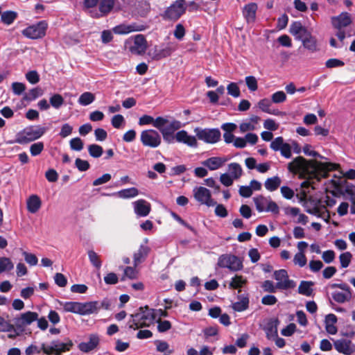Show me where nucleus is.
Returning a JSON list of instances; mask_svg holds the SVG:
<instances>
[{
    "mask_svg": "<svg viewBox=\"0 0 355 355\" xmlns=\"http://www.w3.org/2000/svg\"><path fill=\"white\" fill-rule=\"evenodd\" d=\"M134 211L139 217L147 216L150 210V204L145 200L140 199L133 202Z\"/></svg>",
    "mask_w": 355,
    "mask_h": 355,
    "instance_id": "obj_17",
    "label": "nucleus"
},
{
    "mask_svg": "<svg viewBox=\"0 0 355 355\" xmlns=\"http://www.w3.org/2000/svg\"><path fill=\"white\" fill-rule=\"evenodd\" d=\"M271 105H272V101H270L266 98L260 100L257 104L258 107L263 112H266V113H268L270 114H272V115H275V116L280 115L281 112L277 109L272 110L270 108Z\"/></svg>",
    "mask_w": 355,
    "mask_h": 355,
    "instance_id": "obj_29",
    "label": "nucleus"
},
{
    "mask_svg": "<svg viewBox=\"0 0 355 355\" xmlns=\"http://www.w3.org/2000/svg\"><path fill=\"white\" fill-rule=\"evenodd\" d=\"M246 279L241 275H235L230 282L229 287L232 289H239L246 284Z\"/></svg>",
    "mask_w": 355,
    "mask_h": 355,
    "instance_id": "obj_38",
    "label": "nucleus"
},
{
    "mask_svg": "<svg viewBox=\"0 0 355 355\" xmlns=\"http://www.w3.org/2000/svg\"><path fill=\"white\" fill-rule=\"evenodd\" d=\"M42 206V200L37 195H31L26 200L28 211L31 214H35Z\"/></svg>",
    "mask_w": 355,
    "mask_h": 355,
    "instance_id": "obj_27",
    "label": "nucleus"
},
{
    "mask_svg": "<svg viewBox=\"0 0 355 355\" xmlns=\"http://www.w3.org/2000/svg\"><path fill=\"white\" fill-rule=\"evenodd\" d=\"M228 171L227 174L230 175L234 180H239L243 174L241 166L236 162L228 165Z\"/></svg>",
    "mask_w": 355,
    "mask_h": 355,
    "instance_id": "obj_33",
    "label": "nucleus"
},
{
    "mask_svg": "<svg viewBox=\"0 0 355 355\" xmlns=\"http://www.w3.org/2000/svg\"><path fill=\"white\" fill-rule=\"evenodd\" d=\"M277 320L269 322L264 328L266 338L268 340H273L278 336Z\"/></svg>",
    "mask_w": 355,
    "mask_h": 355,
    "instance_id": "obj_31",
    "label": "nucleus"
},
{
    "mask_svg": "<svg viewBox=\"0 0 355 355\" xmlns=\"http://www.w3.org/2000/svg\"><path fill=\"white\" fill-rule=\"evenodd\" d=\"M99 344V338L96 334L89 336L88 342H83L78 345V349L85 353H88L94 350Z\"/></svg>",
    "mask_w": 355,
    "mask_h": 355,
    "instance_id": "obj_20",
    "label": "nucleus"
},
{
    "mask_svg": "<svg viewBox=\"0 0 355 355\" xmlns=\"http://www.w3.org/2000/svg\"><path fill=\"white\" fill-rule=\"evenodd\" d=\"M17 18V13L13 11H6L1 14V19L2 22L7 25L11 24Z\"/></svg>",
    "mask_w": 355,
    "mask_h": 355,
    "instance_id": "obj_45",
    "label": "nucleus"
},
{
    "mask_svg": "<svg viewBox=\"0 0 355 355\" xmlns=\"http://www.w3.org/2000/svg\"><path fill=\"white\" fill-rule=\"evenodd\" d=\"M273 278L276 280L278 290L287 291L296 287V282L289 278L288 272L285 269H280L274 271Z\"/></svg>",
    "mask_w": 355,
    "mask_h": 355,
    "instance_id": "obj_7",
    "label": "nucleus"
},
{
    "mask_svg": "<svg viewBox=\"0 0 355 355\" xmlns=\"http://www.w3.org/2000/svg\"><path fill=\"white\" fill-rule=\"evenodd\" d=\"M217 265L222 268H227L230 271L236 272L243 267L241 259L231 254H224L218 257Z\"/></svg>",
    "mask_w": 355,
    "mask_h": 355,
    "instance_id": "obj_6",
    "label": "nucleus"
},
{
    "mask_svg": "<svg viewBox=\"0 0 355 355\" xmlns=\"http://www.w3.org/2000/svg\"><path fill=\"white\" fill-rule=\"evenodd\" d=\"M168 123V121L166 119L162 116H158L155 119H154L153 126L158 129L161 132L162 130H164V128H166Z\"/></svg>",
    "mask_w": 355,
    "mask_h": 355,
    "instance_id": "obj_52",
    "label": "nucleus"
},
{
    "mask_svg": "<svg viewBox=\"0 0 355 355\" xmlns=\"http://www.w3.org/2000/svg\"><path fill=\"white\" fill-rule=\"evenodd\" d=\"M337 322V317L333 313H329L326 315L324 320L325 329L327 332L331 335H335L338 329L335 324Z\"/></svg>",
    "mask_w": 355,
    "mask_h": 355,
    "instance_id": "obj_28",
    "label": "nucleus"
},
{
    "mask_svg": "<svg viewBox=\"0 0 355 355\" xmlns=\"http://www.w3.org/2000/svg\"><path fill=\"white\" fill-rule=\"evenodd\" d=\"M147 48V42L142 35H137L135 37L131 46L129 47L132 53L141 55L145 53Z\"/></svg>",
    "mask_w": 355,
    "mask_h": 355,
    "instance_id": "obj_15",
    "label": "nucleus"
},
{
    "mask_svg": "<svg viewBox=\"0 0 355 355\" xmlns=\"http://www.w3.org/2000/svg\"><path fill=\"white\" fill-rule=\"evenodd\" d=\"M49 102L55 109H59L64 103V98L60 94H55L51 96Z\"/></svg>",
    "mask_w": 355,
    "mask_h": 355,
    "instance_id": "obj_47",
    "label": "nucleus"
},
{
    "mask_svg": "<svg viewBox=\"0 0 355 355\" xmlns=\"http://www.w3.org/2000/svg\"><path fill=\"white\" fill-rule=\"evenodd\" d=\"M69 144L71 150L80 151L83 148V142L79 137L71 139Z\"/></svg>",
    "mask_w": 355,
    "mask_h": 355,
    "instance_id": "obj_62",
    "label": "nucleus"
},
{
    "mask_svg": "<svg viewBox=\"0 0 355 355\" xmlns=\"http://www.w3.org/2000/svg\"><path fill=\"white\" fill-rule=\"evenodd\" d=\"M178 49V44L170 42L161 49L155 48L153 59L159 60L171 56Z\"/></svg>",
    "mask_w": 355,
    "mask_h": 355,
    "instance_id": "obj_13",
    "label": "nucleus"
},
{
    "mask_svg": "<svg viewBox=\"0 0 355 355\" xmlns=\"http://www.w3.org/2000/svg\"><path fill=\"white\" fill-rule=\"evenodd\" d=\"M306 212L310 214L316 216H318L319 218H322L326 222H328L329 219L330 218L328 211H326L327 213H325V211H322V212L320 210V209L318 208V207H313L312 209H306Z\"/></svg>",
    "mask_w": 355,
    "mask_h": 355,
    "instance_id": "obj_44",
    "label": "nucleus"
},
{
    "mask_svg": "<svg viewBox=\"0 0 355 355\" xmlns=\"http://www.w3.org/2000/svg\"><path fill=\"white\" fill-rule=\"evenodd\" d=\"M88 152L90 156L94 158L100 157L103 153V148L97 144H91L88 146Z\"/></svg>",
    "mask_w": 355,
    "mask_h": 355,
    "instance_id": "obj_46",
    "label": "nucleus"
},
{
    "mask_svg": "<svg viewBox=\"0 0 355 355\" xmlns=\"http://www.w3.org/2000/svg\"><path fill=\"white\" fill-rule=\"evenodd\" d=\"M60 305L62 306L64 311L80 315V302H61Z\"/></svg>",
    "mask_w": 355,
    "mask_h": 355,
    "instance_id": "obj_36",
    "label": "nucleus"
},
{
    "mask_svg": "<svg viewBox=\"0 0 355 355\" xmlns=\"http://www.w3.org/2000/svg\"><path fill=\"white\" fill-rule=\"evenodd\" d=\"M100 308L101 306L96 301L80 302V315H85L96 313Z\"/></svg>",
    "mask_w": 355,
    "mask_h": 355,
    "instance_id": "obj_23",
    "label": "nucleus"
},
{
    "mask_svg": "<svg viewBox=\"0 0 355 355\" xmlns=\"http://www.w3.org/2000/svg\"><path fill=\"white\" fill-rule=\"evenodd\" d=\"M132 319L128 322L129 329H137L148 327L155 319V310L148 306L140 307L137 312L131 315Z\"/></svg>",
    "mask_w": 355,
    "mask_h": 355,
    "instance_id": "obj_3",
    "label": "nucleus"
},
{
    "mask_svg": "<svg viewBox=\"0 0 355 355\" xmlns=\"http://www.w3.org/2000/svg\"><path fill=\"white\" fill-rule=\"evenodd\" d=\"M339 259L341 267L347 268L351 262L352 254L349 252H344L340 255Z\"/></svg>",
    "mask_w": 355,
    "mask_h": 355,
    "instance_id": "obj_59",
    "label": "nucleus"
},
{
    "mask_svg": "<svg viewBox=\"0 0 355 355\" xmlns=\"http://www.w3.org/2000/svg\"><path fill=\"white\" fill-rule=\"evenodd\" d=\"M303 46L311 53L318 51L317 40L311 33L302 40Z\"/></svg>",
    "mask_w": 355,
    "mask_h": 355,
    "instance_id": "obj_30",
    "label": "nucleus"
},
{
    "mask_svg": "<svg viewBox=\"0 0 355 355\" xmlns=\"http://www.w3.org/2000/svg\"><path fill=\"white\" fill-rule=\"evenodd\" d=\"M258 6L256 3L246 4L243 8V15L248 23H254L256 20V15Z\"/></svg>",
    "mask_w": 355,
    "mask_h": 355,
    "instance_id": "obj_18",
    "label": "nucleus"
},
{
    "mask_svg": "<svg viewBox=\"0 0 355 355\" xmlns=\"http://www.w3.org/2000/svg\"><path fill=\"white\" fill-rule=\"evenodd\" d=\"M47 24L44 21H41L37 24L30 26L23 30L22 34L31 39L41 38L44 36Z\"/></svg>",
    "mask_w": 355,
    "mask_h": 355,
    "instance_id": "obj_11",
    "label": "nucleus"
},
{
    "mask_svg": "<svg viewBox=\"0 0 355 355\" xmlns=\"http://www.w3.org/2000/svg\"><path fill=\"white\" fill-rule=\"evenodd\" d=\"M345 63L343 61L337 58H331L326 61L325 66L327 68H336L341 67L344 66Z\"/></svg>",
    "mask_w": 355,
    "mask_h": 355,
    "instance_id": "obj_63",
    "label": "nucleus"
},
{
    "mask_svg": "<svg viewBox=\"0 0 355 355\" xmlns=\"http://www.w3.org/2000/svg\"><path fill=\"white\" fill-rule=\"evenodd\" d=\"M144 29L142 25L139 26L135 24L130 25L120 24L113 28V32L116 34H128L134 31H141Z\"/></svg>",
    "mask_w": 355,
    "mask_h": 355,
    "instance_id": "obj_24",
    "label": "nucleus"
},
{
    "mask_svg": "<svg viewBox=\"0 0 355 355\" xmlns=\"http://www.w3.org/2000/svg\"><path fill=\"white\" fill-rule=\"evenodd\" d=\"M289 32L297 40L302 41L304 38L309 35L311 32L304 26L299 21H293L289 28Z\"/></svg>",
    "mask_w": 355,
    "mask_h": 355,
    "instance_id": "obj_14",
    "label": "nucleus"
},
{
    "mask_svg": "<svg viewBox=\"0 0 355 355\" xmlns=\"http://www.w3.org/2000/svg\"><path fill=\"white\" fill-rule=\"evenodd\" d=\"M186 33L185 28L182 24H178L173 31L174 37L178 40H182Z\"/></svg>",
    "mask_w": 355,
    "mask_h": 355,
    "instance_id": "obj_57",
    "label": "nucleus"
},
{
    "mask_svg": "<svg viewBox=\"0 0 355 355\" xmlns=\"http://www.w3.org/2000/svg\"><path fill=\"white\" fill-rule=\"evenodd\" d=\"M139 194V191L135 187L122 189L117 193H114L115 196L121 198H134Z\"/></svg>",
    "mask_w": 355,
    "mask_h": 355,
    "instance_id": "obj_35",
    "label": "nucleus"
},
{
    "mask_svg": "<svg viewBox=\"0 0 355 355\" xmlns=\"http://www.w3.org/2000/svg\"><path fill=\"white\" fill-rule=\"evenodd\" d=\"M88 257L91 263L97 269H100L101 267V261L99 259V256L93 250L88 252Z\"/></svg>",
    "mask_w": 355,
    "mask_h": 355,
    "instance_id": "obj_49",
    "label": "nucleus"
},
{
    "mask_svg": "<svg viewBox=\"0 0 355 355\" xmlns=\"http://www.w3.org/2000/svg\"><path fill=\"white\" fill-rule=\"evenodd\" d=\"M13 268L14 264L9 258L0 257V274L3 272L10 271Z\"/></svg>",
    "mask_w": 355,
    "mask_h": 355,
    "instance_id": "obj_43",
    "label": "nucleus"
},
{
    "mask_svg": "<svg viewBox=\"0 0 355 355\" xmlns=\"http://www.w3.org/2000/svg\"><path fill=\"white\" fill-rule=\"evenodd\" d=\"M227 94L234 98H238L241 95V92L237 83H230L227 87Z\"/></svg>",
    "mask_w": 355,
    "mask_h": 355,
    "instance_id": "obj_50",
    "label": "nucleus"
},
{
    "mask_svg": "<svg viewBox=\"0 0 355 355\" xmlns=\"http://www.w3.org/2000/svg\"><path fill=\"white\" fill-rule=\"evenodd\" d=\"M44 92L40 87H35L31 89L28 93H26L24 96V99L26 101H32L35 100L37 98L42 96Z\"/></svg>",
    "mask_w": 355,
    "mask_h": 355,
    "instance_id": "obj_39",
    "label": "nucleus"
},
{
    "mask_svg": "<svg viewBox=\"0 0 355 355\" xmlns=\"http://www.w3.org/2000/svg\"><path fill=\"white\" fill-rule=\"evenodd\" d=\"M149 251L150 248L146 244L140 245L139 250L135 252L133 255L135 266H137L138 264L145 261L149 253Z\"/></svg>",
    "mask_w": 355,
    "mask_h": 355,
    "instance_id": "obj_26",
    "label": "nucleus"
},
{
    "mask_svg": "<svg viewBox=\"0 0 355 355\" xmlns=\"http://www.w3.org/2000/svg\"><path fill=\"white\" fill-rule=\"evenodd\" d=\"M112 126L115 128H120L124 123L125 119L121 114L114 115L111 120Z\"/></svg>",
    "mask_w": 355,
    "mask_h": 355,
    "instance_id": "obj_61",
    "label": "nucleus"
},
{
    "mask_svg": "<svg viewBox=\"0 0 355 355\" xmlns=\"http://www.w3.org/2000/svg\"><path fill=\"white\" fill-rule=\"evenodd\" d=\"M38 314L35 312L27 311L21 314L20 317L16 318V324L19 327H24L31 324L37 320Z\"/></svg>",
    "mask_w": 355,
    "mask_h": 355,
    "instance_id": "obj_21",
    "label": "nucleus"
},
{
    "mask_svg": "<svg viewBox=\"0 0 355 355\" xmlns=\"http://www.w3.org/2000/svg\"><path fill=\"white\" fill-rule=\"evenodd\" d=\"M114 0H101L99 2V13L92 11V15L94 17H100L109 13L113 8Z\"/></svg>",
    "mask_w": 355,
    "mask_h": 355,
    "instance_id": "obj_22",
    "label": "nucleus"
},
{
    "mask_svg": "<svg viewBox=\"0 0 355 355\" xmlns=\"http://www.w3.org/2000/svg\"><path fill=\"white\" fill-rule=\"evenodd\" d=\"M249 299L247 297H242L238 302L232 304V307L236 311H243L248 308Z\"/></svg>",
    "mask_w": 355,
    "mask_h": 355,
    "instance_id": "obj_40",
    "label": "nucleus"
},
{
    "mask_svg": "<svg viewBox=\"0 0 355 355\" xmlns=\"http://www.w3.org/2000/svg\"><path fill=\"white\" fill-rule=\"evenodd\" d=\"M47 130L46 128L37 126H29L16 135L15 142L19 144H25L40 138Z\"/></svg>",
    "mask_w": 355,
    "mask_h": 355,
    "instance_id": "obj_4",
    "label": "nucleus"
},
{
    "mask_svg": "<svg viewBox=\"0 0 355 355\" xmlns=\"http://www.w3.org/2000/svg\"><path fill=\"white\" fill-rule=\"evenodd\" d=\"M286 100V95L282 91H278L275 92L271 96L272 103H281L284 102Z\"/></svg>",
    "mask_w": 355,
    "mask_h": 355,
    "instance_id": "obj_54",
    "label": "nucleus"
},
{
    "mask_svg": "<svg viewBox=\"0 0 355 355\" xmlns=\"http://www.w3.org/2000/svg\"><path fill=\"white\" fill-rule=\"evenodd\" d=\"M26 80L31 84L34 85L40 81V76L38 73L33 70L26 73Z\"/></svg>",
    "mask_w": 355,
    "mask_h": 355,
    "instance_id": "obj_64",
    "label": "nucleus"
},
{
    "mask_svg": "<svg viewBox=\"0 0 355 355\" xmlns=\"http://www.w3.org/2000/svg\"><path fill=\"white\" fill-rule=\"evenodd\" d=\"M71 341L67 343L59 340H53L49 345L42 343L41 347L31 345L26 350V355L40 354L42 351L46 355H60L62 352L69 351L72 346Z\"/></svg>",
    "mask_w": 355,
    "mask_h": 355,
    "instance_id": "obj_2",
    "label": "nucleus"
},
{
    "mask_svg": "<svg viewBox=\"0 0 355 355\" xmlns=\"http://www.w3.org/2000/svg\"><path fill=\"white\" fill-rule=\"evenodd\" d=\"M352 22V16L347 12H343L337 16L331 17V23L334 28L336 30H344Z\"/></svg>",
    "mask_w": 355,
    "mask_h": 355,
    "instance_id": "obj_12",
    "label": "nucleus"
},
{
    "mask_svg": "<svg viewBox=\"0 0 355 355\" xmlns=\"http://www.w3.org/2000/svg\"><path fill=\"white\" fill-rule=\"evenodd\" d=\"M193 197L197 202L207 207H214L216 202L211 198V191L204 187H196L193 190Z\"/></svg>",
    "mask_w": 355,
    "mask_h": 355,
    "instance_id": "obj_9",
    "label": "nucleus"
},
{
    "mask_svg": "<svg viewBox=\"0 0 355 355\" xmlns=\"http://www.w3.org/2000/svg\"><path fill=\"white\" fill-rule=\"evenodd\" d=\"M141 141L145 146L157 148L160 145L162 142V138L157 131L150 129L141 132Z\"/></svg>",
    "mask_w": 355,
    "mask_h": 355,
    "instance_id": "obj_10",
    "label": "nucleus"
},
{
    "mask_svg": "<svg viewBox=\"0 0 355 355\" xmlns=\"http://www.w3.org/2000/svg\"><path fill=\"white\" fill-rule=\"evenodd\" d=\"M351 345V340L347 339L337 340L334 343L335 349L345 355H350L353 352Z\"/></svg>",
    "mask_w": 355,
    "mask_h": 355,
    "instance_id": "obj_25",
    "label": "nucleus"
},
{
    "mask_svg": "<svg viewBox=\"0 0 355 355\" xmlns=\"http://www.w3.org/2000/svg\"><path fill=\"white\" fill-rule=\"evenodd\" d=\"M43 150L44 144L41 141L34 143L30 146V152L32 156H37L40 155Z\"/></svg>",
    "mask_w": 355,
    "mask_h": 355,
    "instance_id": "obj_55",
    "label": "nucleus"
},
{
    "mask_svg": "<svg viewBox=\"0 0 355 355\" xmlns=\"http://www.w3.org/2000/svg\"><path fill=\"white\" fill-rule=\"evenodd\" d=\"M284 143L282 137H277L271 141L270 147L274 151H279Z\"/></svg>",
    "mask_w": 355,
    "mask_h": 355,
    "instance_id": "obj_56",
    "label": "nucleus"
},
{
    "mask_svg": "<svg viewBox=\"0 0 355 355\" xmlns=\"http://www.w3.org/2000/svg\"><path fill=\"white\" fill-rule=\"evenodd\" d=\"M229 160L226 157H211L202 162V165L210 171H216Z\"/></svg>",
    "mask_w": 355,
    "mask_h": 355,
    "instance_id": "obj_16",
    "label": "nucleus"
},
{
    "mask_svg": "<svg viewBox=\"0 0 355 355\" xmlns=\"http://www.w3.org/2000/svg\"><path fill=\"white\" fill-rule=\"evenodd\" d=\"M157 330L160 333H164L171 329V323L168 320H162L161 319H158L157 320Z\"/></svg>",
    "mask_w": 355,
    "mask_h": 355,
    "instance_id": "obj_53",
    "label": "nucleus"
},
{
    "mask_svg": "<svg viewBox=\"0 0 355 355\" xmlns=\"http://www.w3.org/2000/svg\"><path fill=\"white\" fill-rule=\"evenodd\" d=\"M282 180L279 177L274 176L272 178H268L264 186L266 189L270 191H275L281 184Z\"/></svg>",
    "mask_w": 355,
    "mask_h": 355,
    "instance_id": "obj_37",
    "label": "nucleus"
},
{
    "mask_svg": "<svg viewBox=\"0 0 355 355\" xmlns=\"http://www.w3.org/2000/svg\"><path fill=\"white\" fill-rule=\"evenodd\" d=\"M336 164L322 163L315 160H306L303 157L295 158L288 164V170L293 174H298L300 178L319 181L325 178L328 171L336 169Z\"/></svg>",
    "mask_w": 355,
    "mask_h": 355,
    "instance_id": "obj_1",
    "label": "nucleus"
},
{
    "mask_svg": "<svg viewBox=\"0 0 355 355\" xmlns=\"http://www.w3.org/2000/svg\"><path fill=\"white\" fill-rule=\"evenodd\" d=\"M186 10V1L176 0L166 8L162 17L165 20L176 21L185 13Z\"/></svg>",
    "mask_w": 355,
    "mask_h": 355,
    "instance_id": "obj_5",
    "label": "nucleus"
},
{
    "mask_svg": "<svg viewBox=\"0 0 355 355\" xmlns=\"http://www.w3.org/2000/svg\"><path fill=\"white\" fill-rule=\"evenodd\" d=\"M175 139L178 142L185 144L191 147H196L198 145L196 138L189 135L185 130L178 131L175 134Z\"/></svg>",
    "mask_w": 355,
    "mask_h": 355,
    "instance_id": "obj_19",
    "label": "nucleus"
},
{
    "mask_svg": "<svg viewBox=\"0 0 355 355\" xmlns=\"http://www.w3.org/2000/svg\"><path fill=\"white\" fill-rule=\"evenodd\" d=\"M313 282L309 281H302L298 287V293L305 296H311L313 293L312 286Z\"/></svg>",
    "mask_w": 355,
    "mask_h": 355,
    "instance_id": "obj_34",
    "label": "nucleus"
},
{
    "mask_svg": "<svg viewBox=\"0 0 355 355\" xmlns=\"http://www.w3.org/2000/svg\"><path fill=\"white\" fill-rule=\"evenodd\" d=\"M262 288L264 291L268 292V293H275L277 290H278V288L277 287V284H274L270 280H266L263 282Z\"/></svg>",
    "mask_w": 355,
    "mask_h": 355,
    "instance_id": "obj_58",
    "label": "nucleus"
},
{
    "mask_svg": "<svg viewBox=\"0 0 355 355\" xmlns=\"http://www.w3.org/2000/svg\"><path fill=\"white\" fill-rule=\"evenodd\" d=\"M332 298L336 302L344 303L348 302L352 298V293L350 291H335L331 294Z\"/></svg>",
    "mask_w": 355,
    "mask_h": 355,
    "instance_id": "obj_32",
    "label": "nucleus"
},
{
    "mask_svg": "<svg viewBox=\"0 0 355 355\" xmlns=\"http://www.w3.org/2000/svg\"><path fill=\"white\" fill-rule=\"evenodd\" d=\"M156 349L159 352H168L169 354L173 353V350H169V345L166 341L162 340H156L154 342Z\"/></svg>",
    "mask_w": 355,
    "mask_h": 355,
    "instance_id": "obj_48",
    "label": "nucleus"
},
{
    "mask_svg": "<svg viewBox=\"0 0 355 355\" xmlns=\"http://www.w3.org/2000/svg\"><path fill=\"white\" fill-rule=\"evenodd\" d=\"M253 200L254 202L256 209H257V211L259 212H262L266 210L267 204L268 203V198H266L262 196H259L254 198Z\"/></svg>",
    "mask_w": 355,
    "mask_h": 355,
    "instance_id": "obj_41",
    "label": "nucleus"
},
{
    "mask_svg": "<svg viewBox=\"0 0 355 355\" xmlns=\"http://www.w3.org/2000/svg\"><path fill=\"white\" fill-rule=\"evenodd\" d=\"M245 81L248 89L250 92H254L258 88V84L257 78L253 76H246Z\"/></svg>",
    "mask_w": 355,
    "mask_h": 355,
    "instance_id": "obj_51",
    "label": "nucleus"
},
{
    "mask_svg": "<svg viewBox=\"0 0 355 355\" xmlns=\"http://www.w3.org/2000/svg\"><path fill=\"white\" fill-rule=\"evenodd\" d=\"M94 100V95L91 92H86L80 96L78 103L81 105L86 106L93 103Z\"/></svg>",
    "mask_w": 355,
    "mask_h": 355,
    "instance_id": "obj_42",
    "label": "nucleus"
},
{
    "mask_svg": "<svg viewBox=\"0 0 355 355\" xmlns=\"http://www.w3.org/2000/svg\"><path fill=\"white\" fill-rule=\"evenodd\" d=\"M293 262L300 267H303L306 264V257L303 252H297L295 254Z\"/></svg>",
    "mask_w": 355,
    "mask_h": 355,
    "instance_id": "obj_60",
    "label": "nucleus"
},
{
    "mask_svg": "<svg viewBox=\"0 0 355 355\" xmlns=\"http://www.w3.org/2000/svg\"><path fill=\"white\" fill-rule=\"evenodd\" d=\"M194 132L199 140L207 144H216L221 137L220 132L218 128H196Z\"/></svg>",
    "mask_w": 355,
    "mask_h": 355,
    "instance_id": "obj_8",
    "label": "nucleus"
}]
</instances>
